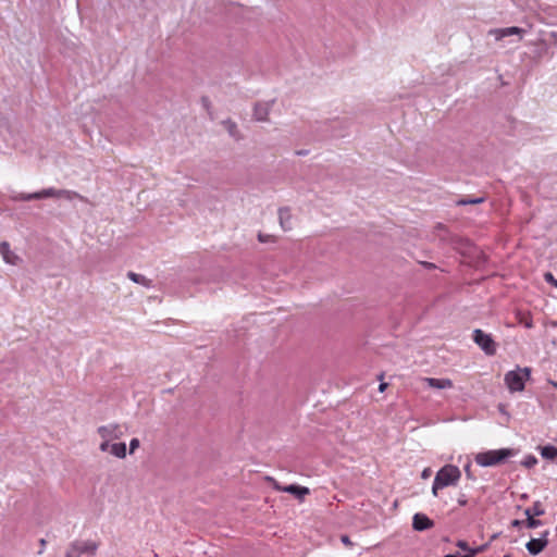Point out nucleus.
Returning a JSON list of instances; mask_svg holds the SVG:
<instances>
[{"mask_svg":"<svg viewBox=\"0 0 557 557\" xmlns=\"http://www.w3.org/2000/svg\"><path fill=\"white\" fill-rule=\"evenodd\" d=\"M518 450L515 448H502L486 450L475 455L474 460L481 467H496L503 465L511 457H515Z\"/></svg>","mask_w":557,"mask_h":557,"instance_id":"obj_1","label":"nucleus"},{"mask_svg":"<svg viewBox=\"0 0 557 557\" xmlns=\"http://www.w3.org/2000/svg\"><path fill=\"white\" fill-rule=\"evenodd\" d=\"M461 478V472L458 467L454 465H446L441 468L434 479L432 493L434 496L438 495V491L450 486L456 485Z\"/></svg>","mask_w":557,"mask_h":557,"instance_id":"obj_2","label":"nucleus"},{"mask_svg":"<svg viewBox=\"0 0 557 557\" xmlns=\"http://www.w3.org/2000/svg\"><path fill=\"white\" fill-rule=\"evenodd\" d=\"M45 198H65L67 200L79 199L85 201V197L79 195L74 190L67 189H55L53 187L42 189L33 194H20L15 199L22 201H28L34 199H45Z\"/></svg>","mask_w":557,"mask_h":557,"instance_id":"obj_3","label":"nucleus"},{"mask_svg":"<svg viewBox=\"0 0 557 557\" xmlns=\"http://www.w3.org/2000/svg\"><path fill=\"white\" fill-rule=\"evenodd\" d=\"M531 376L530 368H520L508 371L505 374L504 382L510 393L522 392L525 387V381Z\"/></svg>","mask_w":557,"mask_h":557,"instance_id":"obj_4","label":"nucleus"},{"mask_svg":"<svg viewBox=\"0 0 557 557\" xmlns=\"http://www.w3.org/2000/svg\"><path fill=\"white\" fill-rule=\"evenodd\" d=\"M473 341L487 356L496 354L497 345L492 335L478 329L473 332Z\"/></svg>","mask_w":557,"mask_h":557,"instance_id":"obj_5","label":"nucleus"},{"mask_svg":"<svg viewBox=\"0 0 557 557\" xmlns=\"http://www.w3.org/2000/svg\"><path fill=\"white\" fill-rule=\"evenodd\" d=\"M99 436L102 440H119L124 435V430L121 424L112 423L108 425H101L97 430Z\"/></svg>","mask_w":557,"mask_h":557,"instance_id":"obj_6","label":"nucleus"},{"mask_svg":"<svg viewBox=\"0 0 557 557\" xmlns=\"http://www.w3.org/2000/svg\"><path fill=\"white\" fill-rule=\"evenodd\" d=\"M549 532L548 531H545L541 537L539 539H531L525 547L528 549V552L533 555V556H536L539 555L541 552H543L545 549V547L548 545V540H547V536H548Z\"/></svg>","mask_w":557,"mask_h":557,"instance_id":"obj_7","label":"nucleus"},{"mask_svg":"<svg viewBox=\"0 0 557 557\" xmlns=\"http://www.w3.org/2000/svg\"><path fill=\"white\" fill-rule=\"evenodd\" d=\"M433 521L423 513H416L412 519V527L417 531H424L433 527Z\"/></svg>","mask_w":557,"mask_h":557,"instance_id":"obj_8","label":"nucleus"},{"mask_svg":"<svg viewBox=\"0 0 557 557\" xmlns=\"http://www.w3.org/2000/svg\"><path fill=\"white\" fill-rule=\"evenodd\" d=\"M0 253L2 255L4 261L10 264H17L21 260L18 256H16L10 249V245L7 242L0 243Z\"/></svg>","mask_w":557,"mask_h":557,"instance_id":"obj_9","label":"nucleus"},{"mask_svg":"<svg viewBox=\"0 0 557 557\" xmlns=\"http://www.w3.org/2000/svg\"><path fill=\"white\" fill-rule=\"evenodd\" d=\"M74 547L78 550L79 555L88 554L94 555L98 548V544L92 541L75 542Z\"/></svg>","mask_w":557,"mask_h":557,"instance_id":"obj_10","label":"nucleus"},{"mask_svg":"<svg viewBox=\"0 0 557 557\" xmlns=\"http://www.w3.org/2000/svg\"><path fill=\"white\" fill-rule=\"evenodd\" d=\"M424 382L429 387L438 389L450 388L453 386V382L448 379L425 377Z\"/></svg>","mask_w":557,"mask_h":557,"instance_id":"obj_11","label":"nucleus"},{"mask_svg":"<svg viewBox=\"0 0 557 557\" xmlns=\"http://www.w3.org/2000/svg\"><path fill=\"white\" fill-rule=\"evenodd\" d=\"M270 102H260L255 106L253 116L257 121H265L270 111Z\"/></svg>","mask_w":557,"mask_h":557,"instance_id":"obj_12","label":"nucleus"},{"mask_svg":"<svg viewBox=\"0 0 557 557\" xmlns=\"http://www.w3.org/2000/svg\"><path fill=\"white\" fill-rule=\"evenodd\" d=\"M516 318L519 324H522L525 329H532L534 326L532 315L529 311H517Z\"/></svg>","mask_w":557,"mask_h":557,"instance_id":"obj_13","label":"nucleus"},{"mask_svg":"<svg viewBox=\"0 0 557 557\" xmlns=\"http://www.w3.org/2000/svg\"><path fill=\"white\" fill-rule=\"evenodd\" d=\"M283 491L293 494L299 499H302L306 495L310 493L309 488L294 484L284 487Z\"/></svg>","mask_w":557,"mask_h":557,"instance_id":"obj_14","label":"nucleus"},{"mask_svg":"<svg viewBox=\"0 0 557 557\" xmlns=\"http://www.w3.org/2000/svg\"><path fill=\"white\" fill-rule=\"evenodd\" d=\"M278 219H280V223H281L282 227L285 231L292 228V224H290L292 214H290L289 209H287V208L280 209Z\"/></svg>","mask_w":557,"mask_h":557,"instance_id":"obj_15","label":"nucleus"},{"mask_svg":"<svg viewBox=\"0 0 557 557\" xmlns=\"http://www.w3.org/2000/svg\"><path fill=\"white\" fill-rule=\"evenodd\" d=\"M127 277L134 283L140 284L147 288L152 287V281L141 274L129 271Z\"/></svg>","mask_w":557,"mask_h":557,"instance_id":"obj_16","label":"nucleus"},{"mask_svg":"<svg viewBox=\"0 0 557 557\" xmlns=\"http://www.w3.org/2000/svg\"><path fill=\"white\" fill-rule=\"evenodd\" d=\"M523 33H524V30L522 28H519V27H516V26L507 27V28H502V29L496 30L498 39L507 37V36H511V35H522Z\"/></svg>","mask_w":557,"mask_h":557,"instance_id":"obj_17","label":"nucleus"},{"mask_svg":"<svg viewBox=\"0 0 557 557\" xmlns=\"http://www.w3.org/2000/svg\"><path fill=\"white\" fill-rule=\"evenodd\" d=\"M540 453L547 460H554L557 457V448L553 445L541 446Z\"/></svg>","mask_w":557,"mask_h":557,"instance_id":"obj_18","label":"nucleus"},{"mask_svg":"<svg viewBox=\"0 0 557 557\" xmlns=\"http://www.w3.org/2000/svg\"><path fill=\"white\" fill-rule=\"evenodd\" d=\"M543 506L540 502H535L531 507L524 510L525 516L539 517L544 515Z\"/></svg>","mask_w":557,"mask_h":557,"instance_id":"obj_19","label":"nucleus"},{"mask_svg":"<svg viewBox=\"0 0 557 557\" xmlns=\"http://www.w3.org/2000/svg\"><path fill=\"white\" fill-rule=\"evenodd\" d=\"M110 453L117 458H124L126 456L125 443H115L111 445Z\"/></svg>","mask_w":557,"mask_h":557,"instance_id":"obj_20","label":"nucleus"},{"mask_svg":"<svg viewBox=\"0 0 557 557\" xmlns=\"http://www.w3.org/2000/svg\"><path fill=\"white\" fill-rule=\"evenodd\" d=\"M485 201V198L484 197H476V198H472V197H466V198H462L460 200L457 201V205L458 206H465V205H478V203H482Z\"/></svg>","mask_w":557,"mask_h":557,"instance_id":"obj_21","label":"nucleus"},{"mask_svg":"<svg viewBox=\"0 0 557 557\" xmlns=\"http://www.w3.org/2000/svg\"><path fill=\"white\" fill-rule=\"evenodd\" d=\"M524 523V527L528 529H535L542 524V521L539 519H535V517L527 516L525 520H522Z\"/></svg>","mask_w":557,"mask_h":557,"instance_id":"obj_22","label":"nucleus"},{"mask_svg":"<svg viewBox=\"0 0 557 557\" xmlns=\"http://www.w3.org/2000/svg\"><path fill=\"white\" fill-rule=\"evenodd\" d=\"M536 465H537V459L533 455L525 456L524 459L521 461V466H523L524 468H528V469H531Z\"/></svg>","mask_w":557,"mask_h":557,"instance_id":"obj_23","label":"nucleus"},{"mask_svg":"<svg viewBox=\"0 0 557 557\" xmlns=\"http://www.w3.org/2000/svg\"><path fill=\"white\" fill-rule=\"evenodd\" d=\"M223 124L225 125V127L228 131V133L231 134V136L235 137L236 133H237L236 124L231 120L224 121Z\"/></svg>","mask_w":557,"mask_h":557,"instance_id":"obj_24","label":"nucleus"},{"mask_svg":"<svg viewBox=\"0 0 557 557\" xmlns=\"http://www.w3.org/2000/svg\"><path fill=\"white\" fill-rule=\"evenodd\" d=\"M456 546H457L458 548H460L461 550L467 552V554H470V549H472V548L469 546V544H468L466 541H462V540L458 541V542L456 543Z\"/></svg>","mask_w":557,"mask_h":557,"instance_id":"obj_25","label":"nucleus"},{"mask_svg":"<svg viewBox=\"0 0 557 557\" xmlns=\"http://www.w3.org/2000/svg\"><path fill=\"white\" fill-rule=\"evenodd\" d=\"M544 280L557 288V280L554 277V275L550 272H546L544 274Z\"/></svg>","mask_w":557,"mask_h":557,"instance_id":"obj_26","label":"nucleus"},{"mask_svg":"<svg viewBox=\"0 0 557 557\" xmlns=\"http://www.w3.org/2000/svg\"><path fill=\"white\" fill-rule=\"evenodd\" d=\"M486 547H487V545H481V546H478L476 548H472V549H470V554H468V556L473 557L478 554H481L486 549Z\"/></svg>","mask_w":557,"mask_h":557,"instance_id":"obj_27","label":"nucleus"},{"mask_svg":"<svg viewBox=\"0 0 557 557\" xmlns=\"http://www.w3.org/2000/svg\"><path fill=\"white\" fill-rule=\"evenodd\" d=\"M65 557H81L78 550L72 544L69 550L66 552Z\"/></svg>","mask_w":557,"mask_h":557,"instance_id":"obj_28","label":"nucleus"},{"mask_svg":"<svg viewBox=\"0 0 557 557\" xmlns=\"http://www.w3.org/2000/svg\"><path fill=\"white\" fill-rule=\"evenodd\" d=\"M110 442H111L110 440H107V441H106V440H102V443L100 444V447H99V448H100V450H101V451H108V450H110V449H111V445H112V444H110Z\"/></svg>","mask_w":557,"mask_h":557,"instance_id":"obj_29","label":"nucleus"},{"mask_svg":"<svg viewBox=\"0 0 557 557\" xmlns=\"http://www.w3.org/2000/svg\"><path fill=\"white\" fill-rule=\"evenodd\" d=\"M139 447V441L138 438H133L129 443V453L133 454L135 449Z\"/></svg>","mask_w":557,"mask_h":557,"instance_id":"obj_30","label":"nucleus"},{"mask_svg":"<svg viewBox=\"0 0 557 557\" xmlns=\"http://www.w3.org/2000/svg\"><path fill=\"white\" fill-rule=\"evenodd\" d=\"M201 102H202L203 108H205L206 110H209L210 104H211V102H210L209 98H208V97H202V98H201Z\"/></svg>","mask_w":557,"mask_h":557,"instance_id":"obj_31","label":"nucleus"},{"mask_svg":"<svg viewBox=\"0 0 557 557\" xmlns=\"http://www.w3.org/2000/svg\"><path fill=\"white\" fill-rule=\"evenodd\" d=\"M431 472H432V471H431V469H430V468H425V469L423 470V472H422V478H423V479L429 478V476L431 475Z\"/></svg>","mask_w":557,"mask_h":557,"instance_id":"obj_32","label":"nucleus"},{"mask_svg":"<svg viewBox=\"0 0 557 557\" xmlns=\"http://www.w3.org/2000/svg\"><path fill=\"white\" fill-rule=\"evenodd\" d=\"M458 504H459L460 506H465V505H467V498H466V496H465V495H461V497H459V498H458Z\"/></svg>","mask_w":557,"mask_h":557,"instance_id":"obj_33","label":"nucleus"},{"mask_svg":"<svg viewBox=\"0 0 557 557\" xmlns=\"http://www.w3.org/2000/svg\"><path fill=\"white\" fill-rule=\"evenodd\" d=\"M511 524H512V527H517V528L524 527V523L522 522V520H513L511 522Z\"/></svg>","mask_w":557,"mask_h":557,"instance_id":"obj_34","label":"nucleus"},{"mask_svg":"<svg viewBox=\"0 0 557 557\" xmlns=\"http://www.w3.org/2000/svg\"><path fill=\"white\" fill-rule=\"evenodd\" d=\"M342 542L347 546L351 545V542L347 535L342 536Z\"/></svg>","mask_w":557,"mask_h":557,"instance_id":"obj_35","label":"nucleus"},{"mask_svg":"<svg viewBox=\"0 0 557 557\" xmlns=\"http://www.w3.org/2000/svg\"><path fill=\"white\" fill-rule=\"evenodd\" d=\"M444 557H470V556H468V554L462 555V556H461V555H459V554H447V555H445Z\"/></svg>","mask_w":557,"mask_h":557,"instance_id":"obj_36","label":"nucleus"},{"mask_svg":"<svg viewBox=\"0 0 557 557\" xmlns=\"http://www.w3.org/2000/svg\"><path fill=\"white\" fill-rule=\"evenodd\" d=\"M465 471H466L467 475L470 478L471 476V465H467L465 467Z\"/></svg>","mask_w":557,"mask_h":557,"instance_id":"obj_37","label":"nucleus"},{"mask_svg":"<svg viewBox=\"0 0 557 557\" xmlns=\"http://www.w3.org/2000/svg\"><path fill=\"white\" fill-rule=\"evenodd\" d=\"M386 387H387V383L382 382V383L380 384V386H379V391H380V392H384V391L386 389Z\"/></svg>","mask_w":557,"mask_h":557,"instance_id":"obj_38","label":"nucleus"},{"mask_svg":"<svg viewBox=\"0 0 557 557\" xmlns=\"http://www.w3.org/2000/svg\"><path fill=\"white\" fill-rule=\"evenodd\" d=\"M549 383H550L555 388H557V382H556V381H549Z\"/></svg>","mask_w":557,"mask_h":557,"instance_id":"obj_39","label":"nucleus"},{"mask_svg":"<svg viewBox=\"0 0 557 557\" xmlns=\"http://www.w3.org/2000/svg\"><path fill=\"white\" fill-rule=\"evenodd\" d=\"M259 240L260 242H264L265 240L261 234L259 235Z\"/></svg>","mask_w":557,"mask_h":557,"instance_id":"obj_40","label":"nucleus"},{"mask_svg":"<svg viewBox=\"0 0 557 557\" xmlns=\"http://www.w3.org/2000/svg\"><path fill=\"white\" fill-rule=\"evenodd\" d=\"M504 557H511L510 555H505Z\"/></svg>","mask_w":557,"mask_h":557,"instance_id":"obj_41","label":"nucleus"}]
</instances>
